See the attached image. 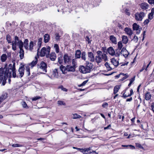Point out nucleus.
Wrapping results in <instances>:
<instances>
[{
  "label": "nucleus",
  "mask_w": 154,
  "mask_h": 154,
  "mask_svg": "<svg viewBox=\"0 0 154 154\" xmlns=\"http://www.w3.org/2000/svg\"><path fill=\"white\" fill-rule=\"evenodd\" d=\"M128 54L129 53L126 48L124 47L123 48L121 51V55H122L125 57H126Z\"/></svg>",
  "instance_id": "obj_12"
},
{
  "label": "nucleus",
  "mask_w": 154,
  "mask_h": 154,
  "mask_svg": "<svg viewBox=\"0 0 154 154\" xmlns=\"http://www.w3.org/2000/svg\"><path fill=\"white\" fill-rule=\"evenodd\" d=\"M86 54L85 52H82V53L81 58L83 60L85 61L86 60Z\"/></svg>",
  "instance_id": "obj_35"
},
{
  "label": "nucleus",
  "mask_w": 154,
  "mask_h": 154,
  "mask_svg": "<svg viewBox=\"0 0 154 154\" xmlns=\"http://www.w3.org/2000/svg\"><path fill=\"white\" fill-rule=\"evenodd\" d=\"M125 12L127 15L128 16L130 15V13L129 12V10H128L127 9H125Z\"/></svg>",
  "instance_id": "obj_64"
},
{
  "label": "nucleus",
  "mask_w": 154,
  "mask_h": 154,
  "mask_svg": "<svg viewBox=\"0 0 154 154\" xmlns=\"http://www.w3.org/2000/svg\"><path fill=\"white\" fill-rule=\"evenodd\" d=\"M149 22V19H147L146 20L144 21V24H147Z\"/></svg>",
  "instance_id": "obj_61"
},
{
  "label": "nucleus",
  "mask_w": 154,
  "mask_h": 154,
  "mask_svg": "<svg viewBox=\"0 0 154 154\" xmlns=\"http://www.w3.org/2000/svg\"><path fill=\"white\" fill-rule=\"evenodd\" d=\"M151 98V95L149 92H147L146 93L145 95V99L147 100H149Z\"/></svg>",
  "instance_id": "obj_27"
},
{
  "label": "nucleus",
  "mask_w": 154,
  "mask_h": 154,
  "mask_svg": "<svg viewBox=\"0 0 154 154\" xmlns=\"http://www.w3.org/2000/svg\"><path fill=\"white\" fill-rule=\"evenodd\" d=\"M37 58L36 57H35V60H33L30 63V64L32 65V67L34 66L36 64V63H37Z\"/></svg>",
  "instance_id": "obj_33"
},
{
  "label": "nucleus",
  "mask_w": 154,
  "mask_h": 154,
  "mask_svg": "<svg viewBox=\"0 0 154 154\" xmlns=\"http://www.w3.org/2000/svg\"><path fill=\"white\" fill-rule=\"evenodd\" d=\"M88 80H87L84 81L79 86L81 87L82 86H84L88 82Z\"/></svg>",
  "instance_id": "obj_45"
},
{
  "label": "nucleus",
  "mask_w": 154,
  "mask_h": 154,
  "mask_svg": "<svg viewBox=\"0 0 154 154\" xmlns=\"http://www.w3.org/2000/svg\"><path fill=\"white\" fill-rule=\"evenodd\" d=\"M7 58V56L6 54H3L1 56V60L2 62H4L5 61Z\"/></svg>",
  "instance_id": "obj_29"
},
{
  "label": "nucleus",
  "mask_w": 154,
  "mask_h": 154,
  "mask_svg": "<svg viewBox=\"0 0 154 154\" xmlns=\"http://www.w3.org/2000/svg\"><path fill=\"white\" fill-rule=\"evenodd\" d=\"M107 51L109 54L112 56L114 55L115 51L112 47H110L109 48L107 49Z\"/></svg>",
  "instance_id": "obj_17"
},
{
  "label": "nucleus",
  "mask_w": 154,
  "mask_h": 154,
  "mask_svg": "<svg viewBox=\"0 0 154 154\" xmlns=\"http://www.w3.org/2000/svg\"><path fill=\"white\" fill-rule=\"evenodd\" d=\"M75 69L74 66L70 65H67V70L68 72H75Z\"/></svg>",
  "instance_id": "obj_18"
},
{
  "label": "nucleus",
  "mask_w": 154,
  "mask_h": 154,
  "mask_svg": "<svg viewBox=\"0 0 154 154\" xmlns=\"http://www.w3.org/2000/svg\"><path fill=\"white\" fill-rule=\"evenodd\" d=\"M37 66H39V68L42 69L43 71H44L45 72H47V64L44 61H42L39 65L38 64Z\"/></svg>",
  "instance_id": "obj_8"
},
{
  "label": "nucleus",
  "mask_w": 154,
  "mask_h": 154,
  "mask_svg": "<svg viewBox=\"0 0 154 154\" xmlns=\"http://www.w3.org/2000/svg\"><path fill=\"white\" fill-rule=\"evenodd\" d=\"M119 58H118L116 60L115 58H112L111 60V62L115 66H117L119 64Z\"/></svg>",
  "instance_id": "obj_15"
},
{
  "label": "nucleus",
  "mask_w": 154,
  "mask_h": 154,
  "mask_svg": "<svg viewBox=\"0 0 154 154\" xmlns=\"http://www.w3.org/2000/svg\"><path fill=\"white\" fill-rule=\"evenodd\" d=\"M97 55L95 57L96 61L98 63L101 62L102 60L106 61V54H103L101 51H98L97 52Z\"/></svg>",
  "instance_id": "obj_3"
},
{
  "label": "nucleus",
  "mask_w": 154,
  "mask_h": 154,
  "mask_svg": "<svg viewBox=\"0 0 154 154\" xmlns=\"http://www.w3.org/2000/svg\"><path fill=\"white\" fill-rule=\"evenodd\" d=\"M123 76H125L123 77L122 79L123 80H124L126 78H127L128 77V74H124V75H123Z\"/></svg>",
  "instance_id": "obj_60"
},
{
  "label": "nucleus",
  "mask_w": 154,
  "mask_h": 154,
  "mask_svg": "<svg viewBox=\"0 0 154 154\" xmlns=\"http://www.w3.org/2000/svg\"><path fill=\"white\" fill-rule=\"evenodd\" d=\"M6 39L8 43H11V37L10 35H8L6 36Z\"/></svg>",
  "instance_id": "obj_41"
},
{
  "label": "nucleus",
  "mask_w": 154,
  "mask_h": 154,
  "mask_svg": "<svg viewBox=\"0 0 154 154\" xmlns=\"http://www.w3.org/2000/svg\"><path fill=\"white\" fill-rule=\"evenodd\" d=\"M86 41H88V43H90L91 42V41L90 40L88 36H86L85 38Z\"/></svg>",
  "instance_id": "obj_55"
},
{
  "label": "nucleus",
  "mask_w": 154,
  "mask_h": 154,
  "mask_svg": "<svg viewBox=\"0 0 154 154\" xmlns=\"http://www.w3.org/2000/svg\"><path fill=\"white\" fill-rule=\"evenodd\" d=\"M145 16V14L143 12L137 13L135 15V19L137 21H141L142 20Z\"/></svg>",
  "instance_id": "obj_6"
},
{
  "label": "nucleus",
  "mask_w": 154,
  "mask_h": 154,
  "mask_svg": "<svg viewBox=\"0 0 154 154\" xmlns=\"http://www.w3.org/2000/svg\"><path fill=\"white\" fill-rule=\"evenodd\" d=\"M24 66L23 65L20 67L19 68L18 72V73L17 75V78H21L23 75L24 72Z\"/></svg>",
  "instance_id": "obj_7"
},
{
  "label": "nucleus",
  "mask_w": 154,
  "mask_h": 154,
  "mask_svg": "<svg viewBox=\"0 0 154 154\" xmlns=\"http://www.w3.org/2000/svg\"><path fill=\"white\" fill-rule=\"evenodd\" d=\"M151 108L152 110L154 112V103H152L151 106Z\"/></svg>",
  "instance_id": "obj_63"
},
{
  "label": "nucleus",
  "mask_w": 154,
  "mask_h": 154,
  "mask_svg": "<svg viewBox=\"0 0 154 154\" xmlns=\"http://www.w3.org/2000/svg\"><path fill=\"white\" fill-rule=\"evenodd\" d=\"M146 66V64L145 63H143V67L142 68V69H140V72H142L143 70H144L145 69V67Z\"/></svg>",
  "instance_id": "obj_58"
},
{
  "label": "nucleus",
  "mask_w": 154,
  "mask_h": 154,
  "mask_svg": "<svg viewBox=\"0 0 154 154\" xmlns=\"http://www.w3.org/2000/svg\"><path fill=\"white\" fill-rule=\"evenodd\" d=\"M4 69L2 68L0 69V84L1 85H4L6 83L7 77L5 75Z\"/></svg>",
  "instance_id": "obj_4"
},
{
  "label": "nucleus",
  "mask_w": 154,
  "mask_h": 154,
  "mask_svg": "<svg viewBox=\"0 0 154 154\" xmlns=\"http://www.w3.org/2000/svg\"><path fill=\"white\" fill-rule=\"evenodd\" d=\"M42 38H40L38 39V46L39 48L41 47L42 45Z\"/></svg>",
  "instance_id": "obj_42"
},
{
  "label": "nucleus",
  "mask_w": 154,
  "mask_h": 154,
  "mask_svg": "<svg viewBox=\"0 0 154 154\" xmlns=\"http://www.w3.org/2000/svg\"><path fill=\"white\" fill-rule=\"evenodd\" d=\"M5 75L7 78H11V73L12 72V76L13 78H15L17 77L16 73L15 63H14L12 65L10 64L8 68L4 69Z\"/></svg>",
  "instance_id": "obj_1"
},
{
  "label": "nucleus",
  "mask_w": 154,
  "mask_h": 154,
  "mask_svg": "<svg viewBox=\"0 0 154 154\" xmlns=\"http://www.w3.org/2000/svg\"><path fill=\"white\" fill-rule=\"evenodd\" d=\"M122 147H127L128 146H130L131 147V148L133 149H135V147L134 146L132 145H122Z\"/></svg>",
  "instance_id": "obj_47"
},
{
  "label": "nucleus",
  "mask_w": 154,
  "mask_h": 154,
  "mask_svg": "<svg viewBox=\"0 0 154 154\" xmlns=\"http://www.w3.org/2000/svg\"><path fill=\"white\" fill-rule=\"evenodd\" d=\"M57 104L59 105H66V103L64 102L61 100H58L57 101Z\"/></svg>",
  "instance_id": "obj_39"
},
{
  "label": "nucleus",
  "mask_w": 154,
  "mask_h": 154,
  "mask_svg": "<svg viewBox=\"0 0 154 154\" xmlns=\"http://www.w3.org/2000/svg\"><path fill=\"white\" fill-rule=\"evenodd\" d=\"M26 73L27 74V76H29L30 75V69L29 66H25Z\"/></svg>",
  "instance_id": "obj_30"
},
{
  "label": "nucleus",
  "mask_w": 154,
  "mask_h": 154,
  "mask_svg": "<svg viewBox=\"0 0 154 154\" xmlns=\"http://www.w3.org/2000/svg\"><path fill=\"white\" fill-rule=\"evenodd\" d=\"M60 69L63 74H65L67 73V66L66 67L61 65L60 67Z\"/></svg>",
  "instance_id": "obj_22"
},
{
  "label": "nucleus",
  "mask_w": 154,
  "mask_h": 154,
  "mask_svg": "<svg viewBox=\"0 0 154 154\" xmlns=\"http://www.w3.org/2000/svg\"><path fill=\"white\" fill-rule=\"evenodd\" d=\"M72 66H74L75 67V69L76 66V63L75 62V59H73L72 60Z\"/></svg>",
  "instance_id": "obj_44"
},
{
  "label": "nucleus",
  "mask_w": 154,
  "mask_h": 154,
  "mask_svg": "<svg viewBox=\"0 0 154 154\" xmlns=\"http://www.w3.org/2000/svg\"><path fill=\"white\" fill-rule=\"evenodd\" d=\"M22 146V145L18 144H14L12 145V146L14 147H20Z\"/></svg>",
  "instance_id": "obj_46"
},
{
  "label": "nucleus",
  "mask_w": 154,
  "mask_h": 154,
  "mask_svg": "<svg viewBox=\"0 0 154 154\" xmlns=\"http://www.w3.org/2000/svg\"><path fill=\"white\" fill-rule=\"evenodd\" d=\"M53 76L54 77L57 78L58 76V73L57 71V69H55L53 70V72L52 74Z\"/></svg>",
  "instance_id": "obj_25"
},
{
  "label": "nucleus",
  "mask_w": 154,
  "mask_h": 154,
  "mask_svg": "<svg viewBox=\"0 0 154 154\" xmlns=\"http://www.w3.org/2000/svg\"><path fill=\"white\" fill-rule=\"evenodd\" d=\"M55 39L57 40H58L60 39V36L59 35V34L58 33L55 34Z\"/></svg>",
  "instance_id": "obj_51"
},
{
  "label": "nucleus",
  "mask_w": 154,
  "mask_h": 154,
  "mask_svg": "<svg viewBox=\"0 0 154 154\" xmlns=\"http://www.w3.org/2000/svg\"><path fill=\"white\" fill-rule=\"evenodd\" d=\"M14 40H15V41H14L16 42H17V41L18 42V41H20L19 40V37L17 36H16L15 37Z\"/></svg>",
  "instance_id": "obj_57"
},
{
  "label": "nucleus",
  "mask_w": 154,
  "mask_h": 154,
  "mask_svg": "<svg viewBox=\"0 0 154 154\" xmlns=\"http://www.w3.org/2000/svg\"><path fill=\"white\" fill-rule=\"evenodd\" d=\"M135 76H134L133 78H132L130 80V83L132 84L133 82H134V81L135 80Z\"/></svg>",
  "instance_id": "obj_56"
},
{
  "label": "nucleus",
  "mask_w": 154,
  "mask_h": 154,
  "mask_svg": "<svg viewBox=\"0 0 154 154\" xmlns=\"http://www.w3.org/2000/svg\"><path fill=\"white\" fill-rule=\"evenodd\" d=\"M91 147L85 148L82 151L83 153L85 154H90L91 153H95L96 154H97V153L95 151H90Z\"/></svg>",
  "instance_id": "obj_10"
},
{
  "label": "nucleus",
  "mask_w": 154,
  "mask_h": 154,
  "mask_svg": "<svg viewBox=\"0 0 154 154\" xmlns=\"http://www.w3.org/2000/svg\"><path fill=\"white\" fill-rule=\"evenodd\" d=\"M148 2L150 4L152 5L154 3V0H148Z\"/></svg>",
  "instance_id": "obj_59"
},
{
  "label": "nucleus",
  "mask_w": 154,
  "mask_h": 154,
  "mask_svg": "<svg viewBox=\"0 0 154 154\" xmlns=\"http://www.w3.org/2000/svg\"><path fill=\"white\" fill-rule=\"evenodd\" d=\"M120 87L118 86H116L114 88L113 93L114 94H116L119 91Z\"/></svg>",
  "instance_id": "obj_34"
},
{
  "label": "nucleus",
  "mask_w": 154,
  "mask_h": 154,
  "mask_svg": "<svg viewBox=\"0 0 154 154\" xmlns=\"http://www.w3.org/2000/svg\"><path fill=\"white\" fill-rule=\"evenodd\" d=\"M121 55V52L120 53V51H119V52H117L116 53H115V56L116 57H117L118 58H119V57L120 56V55Z\"/></svg>",
  "instance_id": "obj_50"
},
{
  "label": "nucleus",
  "mask_w": 154,
  "mask_h": 154,
  "mask_svg": "<svg viewBox=\"0 0 154 154\" xmlns=\"http://www.w3.org/2000/svg\"><path fill=\"white\" fill-rule=\"evenodd\" d=\"M86 65L85 66H79V71L82 73L86 74L90 73L92 70L93 65L91 63L86 61Z\"/></svg>",
  "instance_id": "obj_2"
},
{
  "label": "nucleus",
  "mask_w": 154,
  "mask_h": 154,
  "mask_svg": "<svg viewBox=\"0 0 154 154\" xmlns=\"http://www.w3.org/2000/svg\"><path fill=\"white\" fill-rule=\"evenodd\" d=\"M7 94L5 93L2 94V95L0 97V104L7 97Z\"/></svg>",
  "instance_id": "obj_21"
},
{
  "label": "nucleus",
  "mask_w": 154,
  "mask_h": 154,
  "mask_svg": "<svg viewBox=\"0 0 154 154\" xmlns=\"http://www.w3.org/2000/svg\"><path fill=\"white\" fill-rule=\"evenodd\" d=\"M50 51V48H48L47 49L45 47H43L41 50L40 55L41 57H44L45 56L46 53H47L46 57H49V54Z\"/></svg>",
  "instance_id": "obj_5"
},
{
  "label": "nucleus",
  "mask_w": 154,
  "mask_h": 154,
  "mask_svg": "<svg viewBox=\"0 0 154 154\" xmlns=\"http://www.w3.org/2000/svg\"><path fill=\"white\" fill-rule=\"evenodd\" d=\"M125 33L128 35L131 36L133 34L132 30L128 27H126L124 29Z\"/></svg>",
  "instance_id": "obj_11"
},
{
  "label": "nucleus",
  "mask_w": 154,
  "mask_h": 154,
  "mask_svg": "<svg viewBox=\"0 0 154 154\" xmlns=\"http://www.w3.org/2000/svg\"><path fill=\"white\" fill-rule=\"evenodd\" d=\"M41 98V97H40L39 96H36L35 97H33L32 98V100L33 101H36L38 99H40Z\"/></svg>",
  "instance_id": "obj_49"
},
{
  "label": "nucleus",
  "mask_w": 154,
  "mask_h": 154,
  "mask_svg": "<svg viewBox=\"0 0 154 154\" xmlns=\"http://www.w3.org/2000/svg\"><path fill=\"white\" fill-rule=\"evenodd\" d=\"M29 40L27 39H25L24 42L23 43V46L24 48L28 50L29 49Z\"/></svg>",
  "instance_id": "obj_20"
},
{
  "label": "nucleus",
  "mask_w": 154,
  "mask_h": 154,
  "mask_svg": "<svg viewBox=\"0 0 154 154\" xmlns=\"http://www.w3.org/2000/svg\"><path fill=\"white\" fill-rule=\"evenodd\" d=\"M21 104L23 106L24 108H26L27 106V105L25 102L23 101L21 102Z\"/></svg>",
  "instance_id": "obj_52"
},
{
  "label": "nucleus",
  "mask_w": 154,
  "mask_h": 154,
  "mask_svg": "<svg viewBox=\"0 0 154 154\" xmlns=\"http://www.w3.org/2000/svg\"><path fill=\"white\" fill-rule=\"evenodd\" d=\"M54 48L55 49L56 52L57 53H58L59 51V48L58 45L57 44H55L54 45Z\"/></svg>",
  "instance_id": "obj_40"
},
{
  "label": "nucleus",
  "mask_w": 154,
  "mask_h": 154,
  "mask_svg": "<svg viewBox=\"0 0 154 154\" xmlns=\"http://www.w3.org/2000/svg\"><path fill=\"white\" fill-rule=\"evenodd\" d=\"M17 44L19 47L20 49H23V42L21 40L17 42Z\"/></svg>",
  "instance_id": "obj_28"
},
{
  "label": "nucleus",
  "mask_w": 154,
  "mask_h": 154,
  "mask_svg": "<svg viewBox=\"0 0 154 154\" xmlns=\"http://www.w3.org/2000/svg\"><path fill=\"white\" fill-rule=\"evenodd\" d=\"M58 62L60 64H61L63 63V58L62 57H59L58 58Z\"/></svg>",
  "instance_id": "obj_43"
},
{
  "label": "nucleus",
  "mask_w": 154,
  "mask_h": 154,
  "mask_svg": "<svg viewBox=\"0 0 154 154\" xmlns=\"http://www.w3.org/2000/svg\"><path fill=\"white\" fill-rule=\"evenodd\" d=\"M153 14H152L151 13L149 14L148 15V18L150 20H152L153 18Z\"/></svg>",
  "instance_id": "obj_54"
},
{
  "label": "nucleus",
  "mask_w": 154,
  "mask_h": 154,
  "mask_svg": "<svg viewBox=\"0 0 154 154\" xmlns=\"http://www.w3.org/2000/svg\"><path fill=\"white\" fill-rule=\"evenodd\" d=\"M29 50L32 51L33 49V42L32 41L30 42L29 44Z\"/></svg>",
  "instance_id": "obj_37"
},
{
  "label": "nucleus",
  "mask_w": 154,
  "mask_h": 154,
  "mask_svg": "<svg viewBox=\"0 0 154 154\" xmlns=\"http://www.w3.org/2000/svg\"><path fill=\"white\" fill-rule=\"evenodd\" d=\"M123 47V45L122 42L120 41L118 42V48L119 50H121Z\"/></svg>",
  "instance_id": "obj_36"
},
{
  "label": "nucleus",
  "mask_w": 154,
  "mask_h": 154,
  "mask_svg": "<svg viewBox=\"0 0 154 154\" xmlns=\"http://www.w3.org/2000/svg\"><path fill=\"white\" fill-rule=\"evenodd\" d=\"M133 28L134 30H137L139 28V25H137L136 23H134L133 25Z\"/></svg>",
  "instance_id": "obj_32"
},
{
  "label": "nucleus",
  "mask_w": 154,
  "mask_h": 154,
  "mask_svg": "<svg viewBox=\"0 0 154 154\" xmlns=\"http://www.w3.org/2000/svg\"><path fill=\"white\" fill-rule=\"evenodd\" d=\"M110 39L111 42L114 44H116L117 43L116 38L113 35H111L110 36Z\"/></svg>",
  "instance_id": "obj_19"
},
{
  "label": "nucleus",
  "mask_w": 154,
  "mask_h": 154,
  "mask_svg": "<svg viewBox=\"0 0 154 154\" xmlns=\"http://www.w3.org/2000/svg\"><path fill=\"white\" fill-rule=\"evenodd\" d=\"M19 54L20 59H23L24 55V51L23 49H20Z\"/></svg>",
  "instance_id": "obj_31"
},
{
  "label": "nucleus",
  "mask_w": 154,
  "mask_h": 154,
  "mask_svg": "<svg viewBox=\"0 0 154 154\" xmlns=\"http://www.w3.org/2000/svg\"><path fill=\"white\" fill-rule=\"evenodd\" d=\"M81 52L79 50H77L75 53V58H79L81 57Z\"/></svg>",
  "instance_id": "obj_26"
},
{
  "label": "nucleus",
  "mask_w": 154,
  "mask_h": 154,
  "mask_svg": "<svg viewBox=\"0 0 154 154\" xmlns=\"http://www.w3.org/2000/svg\"><path fill=\"white\" fill-rule=\"evenodd\" d=\"M50 35L48 34H45L44 35V42L46 43L48 42L50 39Z\"/></svg>",
  "instance_id": "obj_24"
},
{
  "label": "nucleus",
  "mask_w": 154,
  "mask_h": 154,
  "mask_svg": "<svg viewBox=\"0 0 154 154\" xmlns=\"http://www.w3.org/2000/svg\"><path fill=\"white\" fill-rule=\"evenodd\" d=\"M81 116L80 115H78L77 114L75 113L73 114L72 118L73 119H76L81 118Z\"/></svg>",
  "instance_id": "obj_38"
},
{
  "label": "nucleus",
  "mask_w": 154,
  "mask_h": 154,
  "mask_svg": "<svg viewBox=\"0 0 154 154\" xmlns=\"http://www.w3.org/2000/svg\"><path fill=\"white\" fill-rule=\"evenodd\" d=\"M106 70L109 71V70H110L111 69H112V68L109 66L108 63L106 62Z\"/></svg>",
  "instance_id": "obj_53"
},
{
  "label": "nucleus",
  "mask_w": 154,
  "mask_h": 154,
  "mask_svg": "<svg viewBox=\"0 0 154 154\" xmlns=\"http://www.w3.org/2000/svg\"><path fill=\"white\" fill-rule=\"evenodd\" d=\"M49 57L51 61H54L56 58V55L54 52L51 53L49 55Z\"/></svg>",
  "instance_id": "obj_16"
},
{
  "label": "nucleus",
  "mask_w": 154,
  "mask_h": 154,
  "mask_svg": "<svg viewBox=\"0 0 154 154\" xmlns=\"http://www.w3.org/2000/svg\"><path fill=\"white\" fill-rule=\"evenodd\" d=\"M135 144H136V146L137 147L140 149H143V146L141 145L139 143H136Z\"/></svg>",
  "instance_id": "obj_48"
},
{
  "label": "nucleus",
  "mask_w": 154,
  "mask_h": 154,
  "mask_svg": "<svg viewBox=\"0 0 154 154\" xmlns=\"http://www.w3.org/2000/svg\"><path fill=\"white\" fill-rule=\"evenodd\" d=\"M141 30L142 29L141 28H140L137 30H136L137 31L136 33L137 34H140Z\"/></svg>",
  "instance_id": "obj_62"
},
{
  "label": "nucleus",
  "mask_w": 154,
  "mask_h": 154,
  "mask_svg": "<svg viewBox=\"0 0 154 154\" xmlns=\"http://www.w3.org/2000/svg\"><path fill=\"white\" fill-rule=\"evenodd\" d=\"M88 60L91 62H94L95 57L93 53L91 52H88Z\"/></svg>",
  "instance_id": "obj_9"
},
{
  "label": "nucleus",
  "mask_w": 154,
  "mask_h": 154,
  "mask_svg": "<svg viewBox=\"0 0 154 154\" xmlns=\"http://www.w3.org/2000/svg\"><path fill=\"white\" fill-rule=\"evenodd\" d=\"M122 42L124 44L126 45L128 42V37L125 35H123L122 37Z\"/></svg>",
  "instance_id": "obj_14"
},
{
  "label": "nucleus",
  "mask_w": 154,
  "mask_h": 154,
  "mask_svg": "<svg viewBox=\"0 0 154 154\" xmlns=\"http://www.w3.org/2000/svg\"><path fill=\"white\" fill-rule=\"evenodd\" d=\"M148 5L145 2L142 3L140 5V7L141 8L144 10H146L148 9Z\"/></svg>",
  "instance_id": "obj_23"
},
{
  "label": "nucleus",
  "mask_w": 154,
  "mask_h": 154,
  "mask_svg": "<svg viewBox=\"0 0 154 154\" xmlns=\"http://www.w3.org/2000/svg\"><path fill=\"white\" fill-rule=\"evenodd\" d=\"M64 62L66 64H69V63L70 62V59L69 57L67 54H65L64 55L63 57Z\"/></svg>",
  "instance_id": "obj_13"
}]
</instances>
